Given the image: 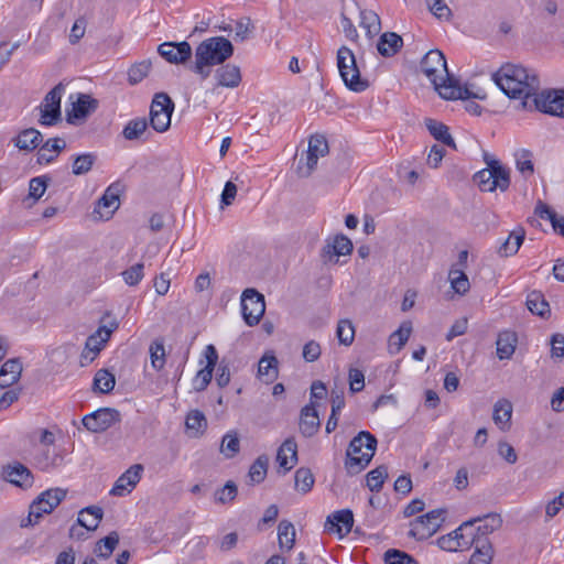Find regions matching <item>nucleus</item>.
<instances>
[{
	"instance_id": "0eeeda50",
	"label": "nucleus",
	"mask_w": 564,
	"mask_h": 564,
	"mask_svg": "<svg viewBox=\"0 0 564 564\" xmlns=\"http://www.w3.org/2000/svg\"><path fill=\"white\" fill-rule=\"evenodd\" d=\"M445 509H434L410 522L409 536L423 541L434 535L445 520Z\"/></svg>"
},
{
	"instance_id": "864d4df0",
	"label": "nucleus",
	"mask_w": 564,
	"mask_h": 564,
	"mask_svg": "<svg viewBox=\"0 0 564 564\" xmlns=\"http://www.w3.org/2000/svg\"><path fill=\"white\" fill-rule=\"evenodd\" d=\"M269 458L265 455L259 456L249 469V477L252 482L260 484L264 480L268 469Z\"/></svg>"
},
{
	"instance_id": "bf43d9fd",
	"label": "nucleus",
	"mask_w": 564,
	"mask_h": 564,
	"mask_svg": "<svg viewBox=\"0 0 564 564\" xmlns=\"http://www.w3.org/2000/svg\"><path fill=\"white\" fill-rule=\"evenodd\" d=\"M238 494L237 485L228 480L225 486L215 492V500L219 503H228L235 500Z\"/></svg>"
},
{
	"instance_id": "c9c22d12",
	"label": "nucleus",
	"mask_w": 564,
	"mask_h": 564,
	"mask_svg": "<svg viewBox=\"0 0 564 564\" xmlns=\"http://www.w3.org/2000/svg\"><path fill=\"white\" fill-rule=\"evenodd\" d=\"M278 364L275 356L264 355L258 364V377L265 383H272L278 378Z\"/></svg>"
},
{
	"instance_id": "4c0bfd02",
	"label": "nucleus",
	"mask_w": 564,
	"mask_h": 564,
	"mask_svg": "<svg viewBox=\"0 0 564 564\" xmlns=\"http://www.w3.org/2000/svg\"><path fill=\"white\" fill-rule=\"evenodd\" d=\"M115 384V375L107 369H99L94 377L93 389L94 391L106 394L113 390Z\"/></svg>"
},
{
	"instance_id": "3c124183",
	"label": "nucleus",
	"mask_w": 564,
	"mask_h": 564,
	"mask_svg": "<svg viewBox=\"0 0 564 564\" xmlns=\"http://www.w3.org/2000/svg\"><path fill=\"white\" fill-rule=\"evenodd\" d=\"M412 332L410 322L402 323L401 326L390 335V347L395 346V351H399L408 341Z\"/></svg>"
},
{
	"instance_id": "6e6552de",
	"label": "nucleus",
	"mask_w": 564,
	"mask_h": 564,
	"mask_svg": "<svg viewBox=\"0 0 564 564\" xmlns=\"http://www.w3.org/2000/svg\"><path fill=\"white\" fill-rule=\"evenodd\" d=\"M174 101L165 93H156L150 107V124L156 132H165L171 126Z\"/></svg>"
},
{
	"instance_id": "dca6fc26",
	"label": "nucleus",
	"mask_w": 564,
	"mask_h": 564,
	"mask_svg": "<svg viewBox=\"0 0 564 564\" xmlns=\"http://www.w3.org/2000/svg\"><path fill=\"white\" fill-rule=\"evenodd\" d=\"M2 477L8 482L22 489H28L33 485V475L31 470L19 462L3 466Z\"/></svg>"
},
{
	"instance_id": "2f4dec72",
	"label": "nucleus",
	"mask_w": 564,
	"mask_h": 564,
	"mask_svg": "<svg viewBox=\"0 0 564 564\" xmlns=\"http://www.w3.org/2000/svg\"><path fill=\"white\" fill-rule=\"evenodd\" d=\"M525 231L523 228L511 231L509 237L498 248V254L505 258L514 256L523 243Z\"/></svg>"
},
{
	"instance_id": "412c9836",
	"label": "nucleus",
	"mask_w": 564,
	"mask_h": 564,
	"mask_svg": "<svg viewBox=\"0 0 564 564\" xmlns=\"http://www.w3.org/2000/svg\"><path fill=\"white\" fill-rule=\"evenodd\" d=\"M518 344V335L516 332L506 329L498 334L496 346L497 356L500 360L510 359Z\"/></svg>"
},
{
	"instance_id": "680f3d73",
	"label": "nucleus",
	"mask_w": 564,
	"mask_h": 564,
	"mask_svg": "<svg viewBox=\"0 0 564 564\" xmlns=\"http://www.w3.org/2000/svg\"><path fill=\"white\" fill-rule=\"evenodd\" d=\"M143 269H144V265L141 262L135 263L132 267L126 269L121 273L123 281L130 286H134V285L139 284V282L143 279V275H144Z\"/></svg>"
},
{
	"instance_id": "4468645a",
	"label": "nucleus",
	"mask_w": 564,
	"mask_h": 564,
	"mask_svg": "<svg viewBox=\"0 0 564 564\" xmlns=\"http://www.w3.org/2000/svg\"><path fill=\"white\" fill-rule=\"evenodd\" d=\"M354 245L344 234H337L325 241L321 257L324 262H332L335 257L348 256L352 252Z\"/></svg>"
},
{
	"instance_id": "7ed1b4c3",
	"label": "nucleus",
	"mask_w": 564,
	"mask_h": 564,
	"mask_svg": "<svg viewBox=\"0 0 564 564\" xmlns=\"http://www.w3.org/2000/svg\"><path fill=\"white\" fill-rule=\"evenodd\" d=\"M378 441L368 431H360L346 451L345 468L349 475H357L368 467L375 456Z\"/></svg>"
},
{
	"instance_id": "b1692460",
	"label": "nucleus",
	"mask_w": 564,
	"mask_h": 564,
	"mask_svg": "<svg viewBox=\"0 0 564 564\" xmlns=\"http://www.w3.org/2000/svg\"><path fill=\"white\" fill-rule=\"evenodd\" d=\"M12 142L20 151L32 152L41 144L42 134L34 128H28L13 138Z\"/></svg>"
},
{
	"instance_id": "a19ab883",
	"label": "nucleus",
	"mask_w": 564,
	"mask_h": 564,
	"mask_svg": "<svg viewBox=\"0 0 564 564\" xmlns=\"http://www.w3.org/2000/svg\"><path fill=\"white\" fill-rule=\"evenodd\" d=\"M97 155L94 153H84L74 156L72 173L74 175L87 174L94 166Z\"/></svg>"
},
{
	"instance_id": "09e8293b",
	"label": "nucleus",
	"mask_w": 564,
	"mask_h": 564,
	"mask_svg": "<svg viewBox=\"0 0 564 564\" xmlns=\"http://www.w3.org/2000/svg\"><path fill=\"white\" fill-rule=\"evenodd\" d=\"M360 25L366 30L369 36L377 34L380 31L379 15L371 10H361Z\"/></svg>"
},
{
	"instance_id": "f3484780",
	"label": "nucleus",
	"mask_w": 564,
	"mask_h": 564,
	"mask_svg": "<svg viewBox=\"0 0 564 564\" xmlns=\"http://www.w3.org/2000/svg\"><path fill=\"white\" fill-rule=\"evenodd\" d=\"M354 525V514L349 509H343L333 512L326 518L325 530L328 532H335L340 538L348 534Z\"/></svg>"
},
{
	"instance_id": "6e6d98bb",
	"label": "nucleus",
	"mask_w": 564,
	"mask_h": 564,
	"mask_svg": "<svg viewBox=\"0 0 564 564\" xmlns=\"http://www.w3.org/2000/svg\"><path fill=\"white\" fill-rule=\"evenodd\" d=\"M531 158H532L531 151L525 150V149L519 151L516 154L517 169L524 176L532 175L534 172V165H533Z\"/></svg>"
},
{
	"instance_id": "49530a36",
	"label": "nucleus",
	"mask_w": 564,
	"mask_h": 564,
	"mask_svg": "<svg viewBox=\"0 0 564 564\" xmlns=\"http://www.w3.org/2000/svg\"><path fill=\"white\" fill-rule=\"evenodd\" d=\"M388 478V468L384 465L378 466L367 474V486L370 491L379 492Z\"/></svg>"
},
{
	"instance_id": "f257e3e1",
	"label": "nucleus",
	"mask_w": 564,
	"mask_h": 564,
	"mask_svg": "<svg viewBox=\"0 0 564 564\" xmlns=\"http://www.w3.org/2000/svg\"><path fill=\"white\" fill-rule=\"evenodd\" d=\"M492 79L506 96L521 100V109L564 118V90L539 93L540 79L535 70L506 64L492 75Z\"/></svg>"
},
{
	"instance_id": "338daca9",
	"label": "nucleus",
	"mask_w": 564,
	"mask_h": 564,
	"mask_svg": "<svg viewBox=\"0 0 564 564\" xmlns=\"http://www.w3.org/2000/svg\"><path fill=\"white\" fill-rule=\"evenodd\" d=\"M43 514H46L45 509H42L41 503L34 500L30 505L29 516L25 521L22 520L21 527H28L37 523V521L43 517Z\"/></svg>"
},
{
	"instance_id": "1a4fd4ad",
	"label": "nucleus",
	"mask_w": 564,
	"mask_h": 564,
	"mask_svg": "<svg viewBox=\"0 0 564 564\" xmlns=\"http://www.w3.org/2000/svg\"><path fill=\"white\" fill-rule=\"evenodd\" d=\"M64 91L65 86L58 83L45 95L40 106L42 126H55L62 120L61 101Z\"/></svg>"
},
{
	"instance_id": "9b49d317",
	"label": "nucleus",
	"mask_w": 564,
	"mask_h": 564,
	"mask_svg": "<svg viewBox=\"0 0 564 564\" xmlns=\"http://www.w3.org/2000/svg\"><path fill=\"white\" fill-rule=\"evenodd\" d=\"M104 510L98 506H88L83 508L79 513L75 524H73L69 529V536L76 540H85L86 531H95L99 522L102 520Z\"/></svg>"
},
{
	"instance_id": "ddd939ff",
	"label": "nucleus",
	"mask_w": 564,
	"mask_h": 564,
	"mask_svg": "<svg viewBox=\"0 0 564 564\" xmlns=\"http://www.w3.org/2000/svg\"><path fill=\"white\" fill-rule=\"evenodd\" d=\"M158 53L171 64H184L192 57V47L188 42H164L159 45Z\"/></svg>"
},
{
	"instance_id": "20e7f679",
	"label": "nucleus",
	"mask_w": 564,
	"mask_h": 564,
	"mask_svg": "<svg viewBox=\"0 0 564 564\" xmlns=\"http://www.w3.org/2000/svg\"><path fill=\"white\" fill-rule=\"evenodd\" d=\"M484 160L487 167L478 171L474 175V181L477 183L481 192H494L499 188L506 192L510 186V171L500 163L499 160L490 158L485 154Z\"/></svg>"
},
{
	"instance_id": "ea45409f",
	"label": "nucleus",
	"mask_w": 564,
	"mask_h": 564,
	"mask_svg": "<svg viewBox=\"0 0 564 564\" xmlns=\"http://www.w3.org/2000/svg\"><path fill=\"white\" fill-rule=\"evenodd\" d=\"M185 425L193 436H198L206 430L207 420L203 412L193 410L187 414Z\"/></svg>"
},
{
	"instance_id": "37998d69",
	"label": "nucleus",
	"mask_w": 564,
	"mask_h": 564,
	"mask_svg": "<svg viewBox=\"0 0 564 564\" xmlns=\"http://www.w3.org/2000/svg\"><path fill=\"white\" fill-rule=\"evenodd\" d=\"M295 489L301 494H307L312 490L315 478L310 468L301 467L294 475Z\"/></svg>"
},
{
	"instance_id": "cd10ccee",
	"label": "nucleus",
	"mask_w": 564,
	"mask_h": 564,
	"mask_svg": "<svg viewBox=\"0 0 564 564\" xmlns=\"http://www.w3.org/2000/svg\"><path fill=\"white\" fill-rule=\"evenodd\" d=\"M534 214L542 219H547L551 223L553 230L564 238V216H560L542 200L538 202Z\"/></svg>"
},
{
	"instance_id": "8fccbe9b",
	"label": "nucleus",
	"mask_w": 564,
	"mask_h": 564,
	"mask_svg": "<svg viewBox=\"0 0 564 564\" xmlns=\"http://www.w3.org/2000/svg\"><path fill=\"white\" fill-rule=\"evenodd\" d=\"M151 61H142L133 64L128 70V82L130 85H137L145 78L151 69Z\"/></svg>"
},
{
	"instance_id": "69168bd1",
	"label": "nucleus",
	"mask_w": 564,
	"mask_h": 564,
	"mask_svg": "<svg viewBox=\"0 0 564 564\" xmlns=\"http://www.w3.org/2000/svg\"><path fill=\"white\" fill-rule=\"evenodd\" d=\"M0 371L1 376L6 373L9 375L10 378H15L19 380L22 373V362L20 358H12L7 360L0 368Z\"/></svg>"
},
{
	"instance_id": "c85d7f7f",
	"label": "nucleus",
	"mask_w": 564,
	"mask_h": 564,
	"mask_svg": "<svg viewBox=\"0 0 564 564\" xmlns=\"http://www.w3.org/2000/svg\"><path fill=\"white\" fill-rule=\"evenodd\" d=\"M525 304L532 314L538 315L541 318H547L551 315L550 304L541 291H531L527 296Z\"/></svg>"
},
{
	"instance_id": "f8f14e48",
	"label": "nucleus",
	"mask_w": 564,
	"mask_h": 564,
	"mask_svg": "<svg viewBox=\"0 0 564 564\" xmlns=\"http://www.w3.org/2000/svg\"><path fill=\"white\" fill-rule=\"evenodd\" d=\"M120 412L112 408H100L82 419L85 429L91 433H101L120 422Z\"/></svg>"
},
{
	"instance_id": "7c9ffc66",
	"label": "nucleus",
	"mask_w": 564,
	"mask_h": 564,
	"mask_svg": "<svg viewBox=\"0 0 564 564\" xmlns=\"http://www.w3.org/2000/svg\"><path fill=\"white\" fill-rule=\"evenodd\" d=\"M471 547L475 550L468 564H491L495 555V549L491 542L477 540Z\"/></svg>"
},
{
	"instance_id": "f03ea898",
	"label": "nucleus",
	"mask_w": 564,
	"mask_h": 564,
	"mask_svg": "<svg viewBox=\"0 0 564 564\" xmlns=\"http://www.w3.org/2000/svg\"><path fill=\"white\" fill-rule=\"evenodd\" d=\"M420 67L444 99L469 100L486 97L479 93H473L467 86H462L459 80L449 74L446 58L440 50L429 51L422 58Z\"/></svg>"
},
{
	"instance_id": "e2e57ef3",
	"label": "nucleus",
	"mask_w": 564,
	"mask_h": 564,
	"mask_svg": "<svg viewBox=\"0 0 564 564\" xmlns=\"http://www.w3.org/2000/svg\"><path fill=\"white\" fill-rule=\"evenodd\" d=\"M349 389L352 393L360 392L365 388V375L360 369L350 368L348 371Z\"/></svg>"
},
{
	"instance_id": "c03bdc74",
	"label": "nucleus",
	"mask_w": 564,
	"mask_h": 564,
	"mask_svg": "<svg viewBox=\"0 0 564 564\" xmlns=\"http://www.w3.org/2000/svg\"><path fill=\"white\" fill-rule=\"evenodd\" d=\"M101 330H96L93 335H90L85 344V349L82 354L83 359H88L93 361L96 356L100 352L105 345V339H100Z\"/></svg>"
},
{
	"instance_id": "4be33fe9",
	"label": "nucleus",
	"mask_w": 564,
	"mask_h": 564,
	"mask_svg": "<svg viewBox=\"0 0 564 564\" xmlns=\"http://www.w3.org/2000/svg\"><path fill=\"white\" fill-rule=\"evenodd\" d=\"M276 460L284 469V473L291 470L294 464L297 462V445L293 437L286 438L280 446Z\"/></svg>"
},
{
	"instance_id": "4d7b16f0",
	"label": "nucleus",
	"mask_w": 564,
	"mask_h": 564,
	"mask_svg": "<svg viewBox=\"0 0 564 564\" xmlns=\"http://www.w3.org/2000/svg\"><path fill=\"white\" fill-rule=\"evenodd\" d=\"M319 158L321 156L313 153H308V151H306L305 160L304 155H302L299 160L297 174L301 177H308L315 170Z\"/></svg>"
},
{
	"instance_id": "5701e85b",
	"label": "nucleus",
	"mask_w": 564,
	"mask_h": 564,
	"mask_svg": "<svg viewBox=\"0 0 564 564\" xmlns=\"http://www.w3.org/2000/svg\"><path fill=\"white\" fill-rule=\"evenodd\" d=\"M98 102L88 95L79 94L77 100L73 104V110L67 115V121L74 122V119H85L90 112L97 109Z\"/></svg>"
},
{
	"instance_id": "e433bc0d",
	"label": "nucleus",
	"mask_w": 564,
	"mask_h": 564,
	"mask_svg": "<svg viewBox=\"0 0 564 564\" xmlns=\"http://www.w3.org/2000/svg\"><path fill=\"white\" fill-rule=\"evenodd\" d=\"M118 543L119 534L117 531H112L96 543L94 553L96 554V556L107 560L108 557H110Z\"/></svg>"
},
{
	"instance_id": "a878e982",
	"label": "nucleus",
	"mask_w": 564,
	"mask_h": 564,
	"mask_svg": "<svg viewBox=\"0 0 564 564\" xmlns=\"http://www.w3.org/2000/svg\"><path fill=\"white\" fill-rule=\"evenodd\" d=\"M403 45L402 37L394 32L383 33L377 43V50L380 55L391 57L395 55Z\"/></svg>"
},
{
	"instance_id": "473e14b6",
	"label": "nucleus",
	"mask_w": 564,
	"mask_h": 564,
	"mask_svg": "<svg viewBox=\"0 0 564 564\" xmlns=\"http://www.w3.org/2000/svg\"><path fill=\"white\" fill-rule=\"evenodd\" d=\"M512 416V404L510 401L502 399L496 402L494 406L492 420L501 431L510 429V420Z\"/></svg>"
},
{
	"instance_id": "9d476101",
	"label": "nucleus",
	"mask_w": 564,
	"mask_h": 564,
	"mask_svg": "<svg viewBox=\"0 0 564 564\" xmlns=\"http://www.w3.org/2000/svg\"><path fill=\"white\" fill-rule=\"evenodd\" d=\"M265 312L264 296L256 289H246L241 294V314L248 326L259 324Z\"/></svg>"
},
{
	"instance_id": "a211bd4d",
	"label": "nucleus",
	"mask_w": 564,
	"mask_h": 564,
	"mask_svg": "<svg viewBox=\"0 0 564 564\" xmlns=\"http://www.w3.org/2000/svg\"><path fill=\"white\" fill-rule=\"evenodd\" d=\"M142 470V465H132L116 480L112 489L110 490V495L122 497L126 494L130 492L128 486L133 488L140 481Z\"/></svg>"
},
{
	"instance_id": "bb28decb",
	"label": "nucleus",
	"mask_w": 564,
	"mask_h": 564,
	"mask_svg": "<svg viewBox=\"0 0 564 564\" xmlns=\"http://www.w3.org/2000/svg\"><path fill=\"white\" fill-rule=\"evenodd\" d=\"M120 193H121V185H120V183H112L111 185H109L107 187V189L105 191L102 196L98 199V202H97V207L98 208L109 209L108 210L107 219L109 217H111L112 214L119 208V205H120V202H119Z\"/></svg>"
},
{
	"instance_id": "0e129e2a",
	"label": "nucleus",
	"mask_w": 564,
	"mask_h": 564,
	"mask_svg": "<svg viewBox=\"0 0 564 564\" xmlns=\"http://www.w3.org/2000/svg\"><path fill=\"white\" fill-rule=\"evenodd\" d=\"M221 452L227 457H232L239 452V438L237 434H226L223 437Z\"/></svg>"
},
{
	"instance_id": "de8ad7c7",
	"label": "nucleus",
	"mask_w": 564,
	"mask_h": 564,
	"mask_svg": "<svg viewBox=\"0 0 564 564\" xmlns=\"http://www.w3.org/2000/svg\"><path fill=\"white\" fill-rule=\"evenodd\" d=\"M151 365L155 370L163 369L165 365V348L163 339H155L151 343L150 348Z\"/></svg>"
},
{
	"instance_id": "5fc2aeb1",
	"label": "nucleus",
	"mask_w": 564,
	"mask_h": 564,
	"mask_svg": "<svg viewBox=\"0 0 564 564\" xmlns=\"http://www.w3.org/2000/svg\"><path fill=\"white\" fill-rule=\"evenodd\" d=\"M336 336L340 344L349 346L355 338V327L349 319H341L337 324Z\"/></svg>"
},
{
	"instance_id": "393cba45",
	"label": "nucleus",
	"mask_w": 564,
	"mask_h": 564,
	"mask_svg": "<svg viewBox=\"0 0 564 564\" xmlns=\"http://www.w3.org/2000/svg\"><path fill=\"white\" fill-rule=\"evenodd\" d=\"M65 148L66 142L62 138L56 137L46 140L37 152V162L40 164L53 162Z\"/></svg>"
},
{
	"instance_id": "603ef678",
	"label": "nucleus",
	"mask_w": 564,
	"mask_h": 564,
	"mask_svg": "<svg viewBox=\"0 0 564 564\" xmlns=\"http://www.w3.org/2000/svg\"><path fill=\"white\" fill-rule=\"evenodd\" d=\"M383 560L386 564H419L412 555L398 549L386 551Z\"/></svg>"
},
{
	"instance_id": "774afa93",
	"label": "nucleus",
	"mask_w": 564,
	"mask_h": 564,
	"mask_svg": "<svg viewBox=\"0 0 564 564\" xmlns=\"http://www.w3.org/2000/svg\"><path fill=\"white\" fill-rule=\"evenodd\" d=\"M498 454L501 458H503L508 464H516L518 460V455L516 453L514 447L506 441H500L498 443Z\"/></svg>"
},
{
	"instance_id": "c756f323",
	"label": "nucleus",
	"mask_w": 564,
	"mask_h": 564,
	"mask_svg": "<svg viewBox=\"0 0 564 564\" xmlns=\"http://www.w3.org/2000/svg\"><path fill=\"white\" fill-rule=\"evenodd\" d=\"M424 123L426 129L435 140L442 142L443 144L452 149H456V143L452 138L448 131V127L446 124L431 118H426Z\"/></svg>"
},
{
	"instance_id": "6ab92c4d",
	"label": "nucleus",
	"mask_w": 564,
	"mask_h": 564,
	"mask_svg": "<svg viewBox=\"0 0 564 564\" xmlns=\"http://www.w3.org/2000/svg\"><path fill=\"white\" fill-rule=\"evenodd\" d=\"M299 425L300 432L304 437H312L317 433L321 422L313 402L301 410Z\"/></svg>"
},
{
	"instance_id": "72a5a7b5",
	"label": "nucleus",
	"mask_w": 564,
	"mask_h": 564,
	"mask_svg": "<svg viewBox=\"0 0 564 564\" xmlns=\"http://www.w3.org/2000/svg\"><path fill=\"white\" fill-rule=\"evenodd\" d=\"M66 497V490L62 488H51L43 491L35 500L45 509V513H51Z\"/></svg>"
},
{
	"instance_id": "a18cd8bd",
	"label": "nucleus",
	"mask_w": 564,
	"mask_h": 564,
	"mask_svg": "<svg viewBox=\"0 0 564 564\" xmlns=\"http://www.w3.org/2000/svg\"><path fill=\"white\" fill-rule=\"evenodd\" d=\"M278 538L281 547L292 549L295 542L294 525L286 520H282L278 527Z\"/></svg>"
},
{
	"instance_id": "79ce46f5",
	"label": "nucleus",
	"mask_w": 564,
	"mask_h": 564,
	"mask_svg": "<svg viewBox=\"0 0 564 564\" xmlns=\"http://www.w3.org/2000/svg\"><path fill=\"white\" fill-rule=\"evenodd\" d=\"M148 129L145 118H135L130 120L122 130V135L129 141L138 140Z\"/></svg>"
},
{
	"instance_id": "423d86ee",
	"label": "nucleus",
	"mask_w": 564,
	"mask_h": 564,
	"mask_svg": "<svg viewBox=\"0 0 564 564\" xmlns=\"http://www.w3.org/2000/svg\"><path fill=\"white\" fill-rule=\"evenodd\" d=\"M232 43L224 36H213L204 40L195 50V58L221 65L234 55Z\"/></svg>"
},
{
	"instance_id": "2eb2a0df",
	"label": "nucleus",
	"mask_w": 564,
	"mask_h": 564,
	"mask_svg": "<svg viewBox=\"0 0 564 564\" xmlns=\"http://www.w3.org/2000/svg\"><path fill=\"white\" fill-rule=\"evenodd\" d=\"M475 524H473V538H475V542L477 540H485L486 542H490L489 534L497 531L502 525V518L499 513H487L482 517H476Z\"/></svg>"
},
{
	"instance_id": "f704fd0d",
	"label": "nucleus",
	"mask_w": 564,
	"mask_h": 564,
	"mask_svg": "<svg viewBox=\"0 0 564 564\" xmlns=\"http://www.w3.org/2000/svg\"><path fill=\"white\" fill-rule=\"evenodd\" d=\"M473 524H475V520H467L447 535H451L454 541L459 542L462 550H468L475 543V538L471 536Z\"/></svg>"
},
{
	"instance_id": "13d9d810",
	"label": "nucleus",
	"mask_w": 564,
	"mask_h": 564,
	"mask_svg": "<svg viewBox=\"0 0 564 564\" xmlns=\"http://www.w3.org/2000/svg\"><path fill=\"white\" fill-rule=\"evenodd\" d=\"M308 153L316 154L318 156H325L329 152V147L326 138L323 134H314L308 141Z\"/></svg>"
},
{
	"instance_id": "58836bf2",
	"label": "nucleus",
	"mask_w": 564,
	"mask_h": 564,
	"mask_svg": "<svg viewBox=\"0 0 564 564\" xmlns=\"http://www.w3.org/2000/svg\"><path fill=\"white\" fill-rule=\"evenodd\" d=\"M452 289L460 295L469 291L470 284L467 274L462 269L452 268L448 272Z\"/></svg>"
},
{
	"instance_id": "052dcab7",
	"label": "nucleus",
	"mask_w": 564,
	"mask_h": 564,
	"mask_svg": "<svg viewBox=\"0 0 564 564\" xmlns=\"http://www.w3.org/2000/svg\"><path fill=\"white\" fill-rule=\"evenodd\" d=\"M48 181L50 177L47 176H37L31 178L29 184V196L34 200L40 199L47 188Z\"/></svg>"
},
{
	"instance_id": "aec40b11",
	"label": "nucleus",
	"mask_w": 564,
	"mask_h": 564,
	"mask_svg": "<svg viewBox=\"0 0 564 564\" xmlns=\"http://www.w3.org/2000/svg\"><path fill=\"white\" fill-rule=\"evenodd\" d=\"M217 86L236 88L241 83V72L239 66L234 64H221L215 72Z\"/></svg>"
},
{
	"instance_id": "39448f33",
	"label": "nucleus",
	"mask_w": 564,
	"mask_h": 564,
	"mask_svg": "<svg viewBox=\"0 0 564 564\" xmlns=\"http://www.w3.org/2000/svg\"><path fill=\"white\" fill-rule=\"evenodd\" d=\"M336 59L339 75L349 90L362 93L369 87V82L361 77L356 56L349 47H339Z\"/></svg>"
}]
</instances>
